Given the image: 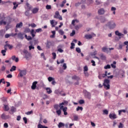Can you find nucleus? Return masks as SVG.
<instances>
[{"label": "nucleus", "instance_id": "1", "mask_svg": "<svg viewBox=\"0 0 128 128\" xmlns=\"http://www.w3.org/2000/svg\"><path fill=\"white\" fill-rule=\"evenodd\" d=\"M21 54H22V56H24V58L26 60H28V58L32 56V54H30V52H28V51L26 49H24Z\"/></svg>", "mask_w": 128, "mask_h": 128}, {"label": "nucleus", "instance_id": "2", "mask_svg": "<svg viewBox=\"0 0 128 128\" xmlns=\"http://www.w3.org/2000/svg\"><path fill=\"white\" fill-rule=\"evenodd\" d=\"M106 26H108L110 30H112L116 26V24L114 21H110L106 24Z\"/></svg>", "mask_w": 128, "mask_h": 128}, {"label": "nucleus", "instance_id": "3", "mask_svg": "<svg viewBox=\"0 0 128 128\" xmlns=\"http://www.w3.org/2000/svg\"><path fill=\"white\" fill-rule=\"evenodd\" d=\"M103 86L104 88H106V90H110V80H108V79H105L104 80Z\"/></svg>", "mask_w": 128, "mask_h": 128}, {"label": "nucleus", "instance_id": "4", "mask_svg": "<svg viewBox=\"0 0 128 128\" xmlns=\"http://www.w3.org/2000/svg\"><path fill=\"white\" fill-rule=\"evenodd\" d=\"M54 18H58V20H62V17L60 14V12H58V11H56L55 12Z\"/></svg>", "mask_w": 128, "mask_h": 128}, {"label": "nucleus", "instance_id": "5", "mask_svg": "<svg viewBox=\"0 0 128 128\" xmlns=\"http://www.w3.org/2000/svg\"><path fill=\"white\" fill-rule=\"evenodd\" d=\"M19 72L18 76H20V78H22L26 74V70H19Z\"/></svg>", "mask_w": 128, "mask_h": 128}, {"label": "nucleus", "instance_id": "6", "mask_svg": "<svg viewBox=\"0 0 128 128\" xmlns=\"http://www.w3.org/2000/svg\"><path fill=\"white\" fill-rule=\"evenodd\" d=\"M54 94H57V96H66V94L62 93V91L60 92L59 90H55Z\"/></svg>", "mask_w": 128, "mask_h": 128}, {"label": "nucleus", "instance_id": "7", "mask_svg": "<svg viewBox=\"0 0 128 128\" xmlns=\"http://www.w3.org/2000/svg\"><path fill=\"white\" fill-rule=\"evenodd\" d=\"M109 118L110 120H116L118 116H116V114L115 113H110L109 114Z\"/></svg>", "mask_w": 128, "mask_h": 128}, {"label": "nucleus", "instance_id": "8", "mask_svg": "<svg viewBox=\"0 0 128 128\" xmlns=\"http://www.w3.org/2000/svg\"><path fill=\"white\" fill-rule=\"evenodd\" d=\"M98 14H100V16H102V14H104L106 10H104V8H101L98 10Z\"/></svg>", "mask_w": 128, "mask_h": 128}, {"label": "nucleus", "instance_id": "9", "mask_svg": "<svg viewBox=\"0 0 128 128\" xmlns=\"http://www.w3.org/2000/svg\"><path fill=\"white\" fill-rule=\"evenodd\" d=\"M50 24L52 26V28H54V26L58 24V22L56 21L55 20H50Z\"/></svg>", "mask_w": 128, "mask_h": 128}, {"label": "nucleus", "instance_id": "10", "mask_svg": "<svg viewBox=\"0 0 128 128\" xmlns=\"http://www.w3.org/2000/svg\"><path fill=\"white\" fill-rule=\"evenodd\" d=\"M1 118L2 120H8V118H10V116H6V114H3L1 116Z\"/></svg>", "mask_w": 128, "mask_h": 128}, {"label": "nucleus", "instance_id": "11", "mask_svg": "<svg viewBox=\"0 0 128 128\" xmlns=\"http://www.w3.org/2000/svg\"><path fill=\"white\" fill-rule=\"evenodd\" d=\"M30 44L28 46L29 50H34V45H32V42H30Z\"/></svg>", "mask_w": 128, "mask_h": 128}, {"label": "nucleus", "instance_id": "12", "mask_svg": "<svg viewBox=\"0 0 128 128\" xmlns=\"http://www.w3.org/2000/svg\"><path fill=\"white\" fill-rule=\"evenodd\" d=\"M38 84V82H34L32 83V86H31V88L32 90H36V84Z\"/></svg>", "mask_w": 128, "mask_h": 128}, {"label": "nucleus", "instance_id": "13", "mask_svg": "<svg viewBox=\"0 0 128 128\" xmlns=\"http://www.w3.org/2000/svg\"><path fill=\"white\" fill-rule=\"evenodd\" d=\"M38 128H48V127L44 126V125H42L40 124V122H39L38 124Z\"/></svg>", "mask_w": 128, "mask_h": 128}, {"label": "nucleus", "instance_id": "14", "mask_svg": "<svg viewBox=\"0 0 128 128\" xmlns=\"http://www.w3.org/2000/svg\"><path fill=\"white\" fill-rule=\"evenodd\" d=\"M45 90H46V92L48 94H52V90L50 88H46Z\"/></svg>", "mask_w": 128, "mask_h": 128}, {"label": "nucleus", "instance_id": "15", "mask_svg": "<svg viewBox=\"0 0 128 128\" xmlns=\"http://www.w3.org/2000/svg\"><path fill=\"white\" fill-rule=\"evenodd\" d=\"M17 34L18 38H20V40H24V34H22V32H20Z\"/></svg>", "mask_w": 128, "mask_h": 128}, {"label": "nucleus", "instance_id": "16", "mask_svg": "<svg viewBox=\"0 0 128 128\" xmlns=\"http://www.w3.org/2000/svg\"><path fill=\"white\" fill-rule=\"evenodd\" d=\"M72 80H76L78 81L80 80V77L78 76L74 75L72 76Z\"/></svg>", "mask_w": 128, "mask_h": 128}, {"label": "nucleus", "instance_id": "17", "mask_svg": "<svg viewBox=\"0 0 128 128\" xmlns=\"http://www.w3.org/2000/svg\"><path fill=\"white\" fill-rule=\"evenodd\" d=\"M12 60H14L16 62H18V58L16 57V56H14L12 57Z\"/></svg>", "mask_w": 128, "mask_h": 128}, {"label": "nucleus", "instance_id": "18", "mask_svg": "<svg viewBox=\"0 0 128 128\" xmlns=\"http://www.w3.org/2000/svg\"><path fill=\"white\" fill-rule=\"evenodd\" d=\"M84 38H86V40H90V38H92V36L91 34H86Z\"/></svg>", "mask_w": 128, "mask_h": 128}, {"label": "nucleus", "instance_id": "19", "mask_svg": "<svg viewBox=\"0 0 128 128\" xmlns=\"http://www.w3.org/2000/svg\"><path fill=\"white\" fill-rule=\"evenodd\" d=\"M4 110H5L6 112L8 111V110H10V108L8 107V105L4 104Z\"/></svg>", "mask_w": 128, "mask_h": 128}, {"label": "nucleus", "instance_id": "20", "mask_svg": "<svg viewBox=\"0 0 128 128\" xmlns=\"http://www.w3.org/2000/svg\"><path fill=\"white\" fill-rule=\"evenodd\" d=\"M60 110H62L64 112H66V110H68V107L64 108V106H60Z\"/></svg>", "mask_w": 128, "mask_h": 128}, {"label": "nucleus", "instance_id": "21", "mask_svg": "<svg viewBox=\"0 0 128 128\" xmlns=\"http://www.w3.org/2000/svg\"><path fill=\"white\" fill-rule=\"evenodd\" d=\"M102 52H108V48L106 46L102 48Z\"/></svg>", "mask_w": 128, "mask_h": 128}, {"label": "nucleus", "instance_id": "22", "mask_svg": "<svg viewBox=\"0 0 128 128\" xmlns=\"http://www.w3.org/2000/svg\"><path fill=\"white\" fill-rule=\"evenodd\" d=\"M22 22H20V23L17 24L16 25V28H22Z\"/></svg>", "mask_w": 128, "mask_h": 128}, {"label": "nucleus", "instance_id": "23", "mask_svg": "<svg viewBox=\"0 0 128 128\" xmlns=\"http://www.w3.org/2000/svg\"><path fill=\"white\" fill-rule=\"evenodd\" d=\"M100 58L102 60H106V56H104V54H100Z\"/></svg>", "mask_w": 128, "mask_h": 128}, {"label": "nucleus", "instance_id": "24", "mask_svg": "<svg viewBox=\"0 0 128 128\" xmlns=\"http://www.w3.org/2000/svg\"><path fill=\"white\" fill-rule=\"evenodd\" d=\"M24 36L26 40H32V36H28V35L25 34Z\"/></svg>", "mask_w": 128, "mask_h": 128}, {"label": "nucleus", "instance_id": "25", "mask_svg": "<svg viewBox=\"0 0 128 128\" xmlns=\"http://www.w3.org/2000/svg\"><path fill=\"white\" fill-rule=\"evenodd\" d=\"M36 32H34V30H32L30 32V34L32 38H34L36 36Z\"/></svg>", "mask_w": 128, "mask_h": 128}, {"label": "nucleus", "instance_id": "26", "mask_svg": "<svg viewBox=\"0 0 128 128\" xmlns=\"http://www.w3.org/2000/svg\"><path fill=\"white\" fill-rule=\"evenodd\" d=\"M68 102L66 100H64V102H62V103H60V106H68Z\"/></svg>", "mask_w": 128, "mask_h": 128}, {"label": "nucleus", "instance_id": "27", "mask_svg": "<svg viewBox=\"0 0 128 128\" xmlns=\"http://www.w3.org/2000/svg\"><path fill=\"white\" fill-rule=\"evenodd\" d=\"M116 62L114 61L113 64H111L112 68H116Z\"/></svg>", "mask_w": 128, "mask_h": 128}, {"label": "nucleus", "instance_id": "28", "mask_svg": "<svg viewBox=\"0 0 128 128\" xmlns=\"http://www.w3.org/2000/svg\"><path fill=\"white\" fill-rule=\"evenodd\" d=\"M115 34H116V36H124L123 34L120 32L118 30L115 32Z\"/></svg>", "mask_w": 128, "mask_h": 128}, {"label": "nucleus", "instance_id": "29", "mask_svg": "<svg viewBox=\"0 0 128 128\" xmlns=\"http://www.w3.org/2000/svg\"><path fill=\"white\" fill-rule=\"evenodd\" d=\"M64 124L62 123V122H59L58 124V128H64Z\"/></svg>", "mask_w": 128, "mask_h": 128}, {"label": "nucleus", "instance_id": "30", "mask_svg": "<svg viewBox=\"0 0 128 128\" xmlns=\"http://www.w3.org/2000/svg\"><path fill=\"white\" fill-rule=\"evenodd\" d=\"M78 120H79L78 116V115L74 116V120L78 122Z\"/></svg>", "mask_w": 128, "mask_h": 128}, {"label": "nucleus", "instance_id": "31", "mask_svg": "<svg viewBox=\"0 0 128 128\" xmlns=\"http://www.w3.org/2000/svg\"><path fill=\"white\" fill-rule=\"evenodd\" d=\"M16 70V66H12L11 68L10 69V72H14Z\"/></svg>", "mask_w": 128, "mask_h": 128}, {"label": "nucleus", "instance_id": "32", "mask_svg": "<svg viewBox=\"0 0 128 128\" xmlns=\"http://www.w3.org/2000/svg\"><path fill=\"white\" fill-rule=\"evenodd\" d=\"M38 12V8H34L32 10V14H36Z\"/></svg>", "mask_w": 128, "mask_h": 128}, {"label": "nucleus", "instance_id": "33", "mask_svg": "<svg viewBox=\"0 0 128 128\" xmlns=\"http://www.w3.org/2000/svg\"><path fill=\"white\" fill-rule=\"evenodd\" d=\"M83 110H84V108H82V106H78L76 108V112H78V110H81L82 112V111Z\"/></svg>", "mask_w": 128, "mask_h": 128}, {"label": "nucleus", "instance_id": "34", "mask_svg": "<svg viewBox=\"0 0 128 128\" xmlns=\"http://www.w3.org/2000/svg\"><path fill=\"white\" fill-rule=\"evenodd\" d=\"M85 94L88 98H90V94L89 92H86Z\"/></svg>", "mask_w": 128, "mask_h": 128}, {"label": "nucleus", "instance_id": "35", "mask_svg": "<svg viewBox=\"0 0 128 128\" xmlns=\"http://www.w3.org/2000/svg\"><path fill=\"white\" fill-rule=\"evenodd\" d=\"M106 20H107L106 19V18H104V17H102L100 18V22L102 23L106 22Z\"/></svg>", "mask_w": 128, "mask_h": 128}, {"label": "nucleus", "instance_id": "36", "mask_svg": "<svg viewBox=\"0 0 128 128\" xmlns=\"http://www.w3.org/2000/svg\"><path fill=\"white\" fill-rule=\"evenodd\" d=\"M76 51L78 52V54H80L82 52V50H80V48H76Z\"/></svg>", "mask_w": 128, "mask_h": 128}, {"label": "nucleus", "instance_id": "37", "mask_svg": "<svg viewBox=\"0 0 128 128\" xmlns=\"http://www.w3.org/2000/svg\"><path fill=\"white\" fill-rule=\"evenodd\" d=\"M58 34H60L61 36H64V30H58Z\"/></svg>", "mask_w": 128, "mask_h": 128}, {"label": "nucleus", "instance_id": "38", "mask_svg": "<svg viewBox=\"0 0 128 128\" xmlns=\"http://www.w3.org/2000/svg\"><path fill=\"white\" fill-rule=\"evenodd\" d=\"M126 110H118V115L120 116L122 112H126Z\"/></svg>", "mask_w": 128, "mask_h": 128}, {"label": "nucleus", "instance_id": "39", "mask_svg": "<svg viewBox=\"0 0 128 128\" xmlns=\"http://www.w3.org/2000/svg\"><path fill=\"white\" fill-rule=\"evenodd\" d=\"M30 28H26L24 30V32H26V34H28V32H30Z\"/></svg>", "mask_w": 128, "mask_h": 128}, {"label": "nucleus", "instance_id": "40", "mask_svg": "<svg viewBox=\"0 0 128 128\" xmlns=\"http://www.w3.org/2000/svg\"><path fill=\"white\" fill-rule=\"evenodd\" d=\"M122 46H124V45L122 44H119V46L118 48H117V50H122Z\"/></svg>", "mask_w": 128, "mask_h": 128}, {"label": "nucleus", "instance_id": "41", "mask_svg": "<svg viewBox=\"0 0 128 128\" xmlns=\"http://www.w3.org/2000/svg\"><path fill=\"white\" fill-rule=\"evenodd\" d=\"M48 79V82H50L54 80V78H52V77H51V76H49Z\"/></svg>", "mask_w": 128, "mask_h": 128}, {"label": "nucleus", "instance_id": "42", "mask_svg": "<svg viewBox=\"0 0 128 128\" xmlns=\"http://www.w3.org/2000/svg\"><path fill=\"white\" fill-rule=\"evenodd\" d=\"M52 55L53 56L52 57L53 60H56V52H52Z\"/></svg>", "mask_w": 128, "mask_h": 128}, {"label": "nucleus", "instance_id": "43", "mask_svg": "<svg viewBox=\"0 0 128 128\" xmlns=\"http://www.w3.org/2000/svg\"><path fill=\"white\" fill-rule=\"evenodd\" d=\"M46 10H52V6L47 4L46 6Z\"/></svg>", "mask_w": 128, "mask_h": 128}, {"label": "nucleus", "instance_id": "44", "mask_svg": "<svg viewBox=\"0 0 128 128\" xmlns=\"http://www.w3.org/2000/svg\"><path fill=\"white\" fill-rule=\"evenodd\" d=\"M56 112L57 114H58V116H60V114H62V110L60 109L59 110H57L56 111Z\"/></svg>", "mask_w": 128, "mask_h": 128}, {"label": "nucleus", "instance_id": "45", "mask_svg": "<svg viewBox=\"0 0 128 128\" xmlns=\"http://www.w3.org/2000/svg\"><path fill=\"white\" fill-rule=\"evenodd\" d=\"M88 68L87 66H86L84 67V72H88Z\"/></svg>", "mask_w": 128, "mask_h": 128}, {"label": "nucleus", "instance_id": "46", "mask_svg": "<svg viewBox=\"0 0 128 128\" xmlns=\"http://www.w3.org/2000/svg\"><path fill=\"white\" fill-rule=\"evenodd\" d=\"M74 34H76V30H72V32L70 33V36H74Z\"/></svg>", "mask_w": 128, "mask_h": 128}, {"label": "nucleus", "instance_id": "47", "mask_svg": "<svg viewBox=\"0 0 128 128\" xmlns=\"http://www.w3.org/2000/svg\"><path fill=\"white\" fill-rule=\"evenodd\" d=\"M104 68L105 70H108V68H110V64H107L106 66H104Z\"/></svg>", "mask_w": 128, "mask_h": 128}, {"label": "nucleus", "instance_id": "48", "mask_svg": "<svg viewBox=\"0 0 128 128\" xmlns=\"http://www.w3.org/2000/svg\"><path fill=\"white\" fill-rule=\"evenodd\" d=\"M80 104H84V100H80L78 101Z\"/></svg>", "mask_w": 128, "mask_h": 128}, {"label": "nucleus", "instance_id": "49", "mask_svg": "<svg viewBox=\"0 0 128 128\" xmlns=\"http://www.w3.org/2000/svg\"><path fill=\"white\" fill-rule=\"evenodd\" d=\"M42 32V30L41 28L36 30V32Z\"/></svg>", "mask_w": 128, "mask_h": 128}, {"label": "nucleus", "instance_id": "50", "mask_svg": "<svg viewBox=\"0 0 128 128\" xmlns=\"http://www.w3.org/2000/svg\"><path fill=\"white\" fill-rule=\"evenodd\" d=\"M96 6H99V4H101L102 2H100V0H96Z\"/></svg>", "mask_w": 128, "mask_h": 128}, {"label": "nucleus", "instance_id": "51", "mask_svg": "<svg viewBox=\"0 0 128 128\" xmlns=\"http://www.w3.org/2000/svg\"><path fill=\"white\" fill-rule=\"evenodd\" d=\"M124 124H122V122H120L119 126H118V128H124Z\"/></svg>", "mask_w": 128, "mask_h": 128}, {"label": "nucleus", "instance_id": "52", "mask_svg": "<svg viewBox=\"0 0 128 128\" xmlns=\"http://www.w3.org/2000/svg\"><path fill=\"white\" fill-rule=\"evenodd\" d=\"M84 72L85 76L88 77V76H90V74H88V71H85Z\"/></svg>", "mask_w": 128, "mask_h": 128}, {"label": "nucleus", "instance_id": "53", "mask_svg": "<svg viewBox=\"0 0 128 128\" xmlns=\"http://www.w3.org/2000/svg\"><path fill=\"white\" fill-rule=\"evenodd\" d=\"M74 46H76V44H74V42L71 43V46H70L71 50L74 48Z\"/></svg>", "mask_w": 128, "mask_h": 128}, {"label": "nucleus", "instance_id": "54", "mask_svg": "<svg viewBox=\"0 0 128 128\" xmlns=\"http://www.w3.org/2000/svg\"><path fill=\"white\" fill-rule=\"evenodd\" d=\"M10 111H11L12 112H16V108H15L14 107V106H12V107L11 108V110H10Z\"/></svg>", "mask_w": 128, "mask_h": 128}, {"label": "nucleus", "instance_id": "55", "mask_svg": "<svg viewBox=\"0 0 128 128\" xmlns=\"http://www.w3.org/2000/svg\"><path fill=\"white\" fill-rule=\"evenodd\" d=\"M40 56H42V58H44V60H46V56H44V54L42 53L40 54Z\"/></svg>", "mask_w": 128, "mask_h": 128}, {"label": "nucleus", "instance_id": "56", "mask_svg": "<svg viewBox=\"0 0 128 128\" xmlns=\"http://www.w3.org/2000/svg\"><path fill=\"white\" fill-rule=\"evenodd\" d=\"M1 52L2 54V56H6V50H2L1 51Z\"/></svg>", "mask_w": 128, "mask_h": 128}, {"label": "nucleus", "instance_id": "57", "mask_svg": "<svg viewBox=\"0 0 128 128\" xmlns=\"http://www.w3.org/2000/svg\"><path fill=\"white\" fill-rule=\"evenodd\" d=\"M66 68H67V66H66V64L64 63V64H63V66H62L63 70H66Z\"/></svg>", "mask_w": 128, "mask_h": 128}, {"label": "nucleus", "instance_id": "58", "mask_svg": "<svg viewBox=\"0 0 128 128\" xmlns=\"http://www.w3.org/2000/svg\"><path fill=\"white\" fill-rule=\"evenodd\" d=\"M6 46H8V48H10V50H12V45H10V44H6Z\"/></svg>", "mask_w": 128, "mask_h": 128}, {"label": "nucleus", "instance_id": "59", "mask_svg": "<svg viewBox=\"0 0 128 128\" xmlns=\"http://www.w3.org/2000/svg\"><path fill=\"white\" fill-rule=\"evenodd\" d=\"M58 108H60L58 104H56L54 106V108H55V110H58Z\"/></svg>", "mask_w": 128, "mask_h": 128}, {"label": "nucleus", "instance_id": "60", "mask_svg": "<svg viewBox=\"0 0 128 128\" xmlns=\"http://www.w3.org/2000/svg\"><path fill=\"white\" fill-rule=\"evenodd\" d=\"M32 112H33L32 110H31L30 112H26V114H27V116H30V114H32Z\"/></svg>", "mask_w": 128, "mask_h": 128}, {"label": "nucleus", "instance_id": "61", "mask_svg": "<svg viewBox=\"0 0 128 128\" xmlns=\"http://www.w3.org/2000/svg\"><path fill=\"white\" fill-rule=\"evenodd\" d=\"M78 22V21L76 20H72V26H74V22Z\"/></svg>", "mask_w": 128, "mask_h": 128}, {"label": "nucleus", "instance_id": "62", "mask_svg": "<svg viewBox=\"0 0 128 128\" xmlns=\"http://www.w3.org/2000/svg\"><path fill=\"white\" fill-rule=\"evenodd\" d=\"M6 66H2L0 70H1L2 72H4V70H6Z\"/></svg>", "mask_w": 128, "mask_h": 128}, {"label": "nucleus", "instance_id": "63", "mask_svg": "<svg viewBox=\"0 0 128 128\" xmlns=\"http://www.w3.org/2000/svg\"><path fill=\"white\" fill-rule=\"evenodd\" d=\"M7 94H12V88H10L7 90Z\"/></svg>", "mask_w": 128, "mask_h": 128}, {"label": "nucleus", "instance_id": "64", "mask_svg": "<svg viewBox=\"0 0 128 128\" xmlns=\"http://www.w3.org/2000/svg\"><path fill=\"white\" fill-rule=\"evenodd\" d=\"M103 112H104V114H108V110H104L103 111Z\"/></svg>", "mask_w": 128, "mask_h": 128}]
</instances>
